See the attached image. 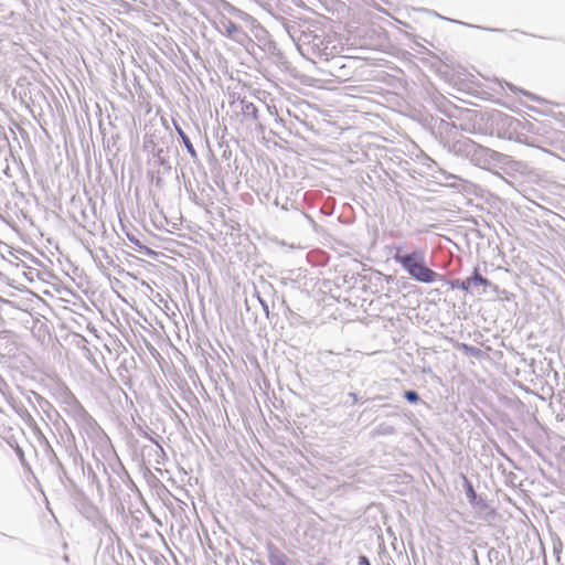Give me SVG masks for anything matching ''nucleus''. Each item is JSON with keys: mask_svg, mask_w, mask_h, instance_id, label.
<instances>
[{"mask_svg": "<svg viewBox=\"0 0 565 565\" xmlns=\"http://www.w3.org/2000/svg\"><path fill=\"white\" fill-rule=\"evenodd\" d=\"M477 150H478V151H480V152H482V153H483V152H488V151H489V149H488V148H486V147H483V146H481V145H479V146H478Z\"/></svg>", "mask_w": 565, "mask_h": 565, "instance_id": "nucleus-9", "label": "nucleus"}, {"mask_svg": "<svg viewBox=\"0 0 565 565\" xmlns=\"http://www.w3.org/2000/svg\"><path fill=\"white\" fill-rule=\"evenodd\" d=\"M404 396L411 403H417L419 401V396L415 391H406Z\"/></svg>", "mask_w": 565, "mask_h": 565, "instance_id": "nucleus-4", "label": "nucleus"}, {"mask_svg": "<svg viewBox=\"0 0 565 565\" xmlns=\"http://www.w3.org/2000/svg\"><path fill=\"white\" fill-rule=\"evenodd\" d=\"M236 31H237V26L232 22L226 28V32L230 36H232Z\"/></svg>", "mask_w": 565, "mask_h": 565, "instance_id": "nucleus-5", "label": "nucleus"}, {"mask_svg": "<svg viewBox=\"0 0 565 565\" xmlns=\"http://www.w3.org/2000/svg\"><path fill=\"white\" fill-rule=\"evenodd\" d=\"M186 149L189 150V152H191L192 154H194V150H193V143H184Z\"/></svg>", "mask_w": 565, "mask_h": 565, "instance_id": "nucleus-8", "label": "nucleus"}, {"mask_svg": "<svg viewBox=\"0 0 565 565\" xmlns=\"http://www.w3.org/2000/svg\"><path fill=\"white\" fill-rule=\"evenodd\" d=\"M359 564H360V565H371V564H370V562H369V559H367V557H365V556H361V557L359 558Z\"/></svg>", "mask_w": 565, "mask_h": 565, "instance_id": "nucleus-6", "label": "nucleus"}, {"mask_svg": "<svg viewBox=\"0 0 565 565\" xmlns=\"http://www.w3.org/2000/svg\"><path fill=\"white\" fill-rule=\"evenodd\" d=\"M450 287L452 289L460 288L463 291H469L471 288V280H469V277L466 278L465 280L456 279V280L450 281Z\"/></svg>", "mask_w": 565, "mask_h": 565, "instance_id": "nucleus-3", "label": "nucleus"}, {"mask_svg": "<svg viewBox=\"0 0 565 565\" xmlns=\"http://www.w3.org/2000/svg\"><path fill=\"white\" fill-rule=\"evenodd\" d=\"M271 565H288L286 559H276Z\"/></svg>", "mask_w": 565, "mask_h": 565, "instance_id": "nucleus-7", "label": "nucleus"}, {"mask_svg": "<svg viewBox=\"0 0 565 565\" xmlns=\"http://www.w3.org/2000/svg\"><path fill=\"white\" fill-rule=\"evenodd\" d=\"M469 280H471V287L480 285L483 287H492L493 290L498 289L497 286H492L491 282L487 278L481 276L478 267H476L473 269L472 276L469 277Z\"/></svg>", "mask_w": 565, "mask_h": 565, "instance_id": "nucleus-2", "label": "nucleus"}, {"mask_svg": "<svg viewBox=\"0 0 565 565\" xmlns=\"http://www.w3.org/2000/svg\"><path fill=\"white\" fill-rule=\"evenodd\" d=\"M394 259L415 280L424 284H430L438 279L439 275L426 266L425 255L420 250H414L409 254H401L397 248Z\"/></svg>", "mask_w": 565, "mask_h": 565, "instance_id": "nucleus-1", "label": "nucleus"}]
</instances>
